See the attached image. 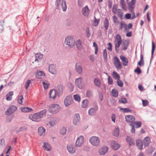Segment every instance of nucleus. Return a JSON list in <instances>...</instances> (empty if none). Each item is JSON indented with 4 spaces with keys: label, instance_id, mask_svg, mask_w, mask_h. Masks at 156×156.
Here are the masks:
<instances>
[{
    "label": "nucleus",
    "instance_id": "1",
    "mask_svg": "<svg viewBox=\"0 0 156 156\" xmlns=\"http://www.w3.org/2000/svg\"><path fill=\"white\" fill-rule=\"evenodd\" d=\"M47 112V110L44 109L38 112L35 113L33 115H30L29 118L34 121L39 122L41 120L42 118L45 116Z\"/></svg>",
    "mask_w": 156,
    "mask_h": 156
},
{
    "label": "nucleus",
    "instance_id": "2",
    "mask_svg": "<svg viewBox=\"0 0 156 156\" xmlns=\"http://www.w3.org/2000/svg\"><path fill=\"white\" fill-rule=\"evenodd\" d=\"M61 109L59 105L57 104L52 105L48 108L49 112L52 114H55L58 112Z\"/></svg>",
    "mask_w": 156,
    "mask_h": 156
},
{
    "label": "nucleus",
    "instance_id": "3",
    "mask_svg": "<svg viewBox=\"0 0 156 156\" xmlns=\"http://www.w3.org/2000/svg\"><path fill=\"white\" fill-rule=\"evenodd\" d=\"M122 42V39L121 36L117 34L116 35L115 41V47L116 52H118L119 50L117 48H119Z\"/></svg>",
    "mask_w": 156,
    "mask_h": 156
},
{
    "label": "nucleus",
    "instance_id": "4",
    "mask_svg": "<svg viewBox=\"0 0 156 156\" xmlns=\"http://www.w3.org/2000/svg\"><path fill=\"white\" fill-rule=\"evenodd\" d=\"M65 43L68 45L71 48H73L75 44V41L72 37H68L65 38Z\"/></svg>",
    "mask_w": 156,
    "mask_h": 156
},
{
    "label": "nucleus",
    "instance_id": "5",
    "mask_svg": "<svg viewBox=\"0 0 156 156\" xmlns=\"http://www.w3.org/2000/svg\"><path fill=\"white\" fill-rule=\"evenodd\" d=\"M89 141L93 146H98L99 144L100 140L98 137L94 136L90 139Z\"/></svg>",
    "mask_w": 156,
    "mask_h": 156
},
{
    "label": "nucleus",
    "instance_id": "6",
    "mask_svg": "<svg viewBox=\"0 0 156 156\" xmlns=\"http://www.w3.org/2000/svg\"><path fill=\"white\" fill-rule=\"evenodd\" d=\"M17 109V107L16 106L14 105L10 106L9 108L5 112V115H12Z\"/></svg>",
    "mask_w": 156,
    "mask_h": 156
},
{
    "label": "nucleus",
    "instance_id": "7",
    "mask_svg": "<svg viewBox=\"0 0 156 156\" xmlns=\"http://www.w3.org/2000/svg\"><path fill=\"white\" fill-rule=\"evenodd\" d=\"M73 98L72 96L68 95L66 97L64 100V104L66 107H68L72 103Z\"/></svg>",
    "mask_w": 156,
    "mask_h": 156
},
{
    "label": "nucleus",
    "instance_id": "8",
    "mask_svg": "<svg viewBox=\"0 0 156 156\" xmlns=\"http://www.w3.org/2000/svg\"><path fill=\"white\" fill-rule=\"evenodd\" d=\"M84 142V137L83 136H80L77 139L75 146L77 147H79L81 146Z\"/></svg>",
    "mask_w": 156,
    "mask_h": 156
},
{
    "label": "nucleus",
    "instance_id": "9",
    "mask_svg": "<svg viewBox=\"0 0 156 156\" xmlns=\"http://www.w3.org/2000/svg\"><path fill=\"white\" fill-rule=\"evenodd\" d=\"M129 40H124L122 42L121 49L122 50H127L129 46Z\"/></svg>",
    "mask_w": 156,
    "mask_h": 156
},
{
    "label": "nucleus",
    "instance_id": "10",
    "mask_svg": "<svg viewBox=\"0 0 156 156\" xmlns=\"http://www.w3.org/2000/svg\"><path fill=\"white\" fill-rule=\"evenodd\" d=\"M56 93H57V95L58 97L61 96L63 92V87L62 85L61 84L58 85L56 87V89H55Z\"/></svg>",
    "mask_w": 156,
    "mask_h": 156
},
{
    "label": "nucleus",
    "instance_id": "11",
    "mask_svg": "<svg viewBox=\"0 0 156 156\" xmlns=\"http://www.w3.org/2000/svg\"><path fill=\"white\" fill-rule=\"evenodd\" d=\"M90 10L87 5L83 8L82 12L83 15L85 17H88L90 14Z\"/></svg>",
    "mask_w": 156,
    "mask_h": 156
},
{
    "label": "nucleus",
    "instance_id": "12",
    "mask_svg": "<svg viewBox=\"0 0 156 156\" xmlns=\"http://www.w3.org/2000/svg\"><path fill=\"white\" fill-rule=\"evenodd\" d=\"M98 110V105H95L94 108H90L89 109L88 111V114L89 115H90L93 116L95 114L96 112Z\"/></svg>",
    "mask_w": 156,
    "mask_h": 156
},
{
    "label": "nucleus",
    "instance_id": "13",
    "mask_svg": "<svg viewBox=\"0 0 156 156\" xmlns=\"http://www.w3.org/2000/svg\"><path fill=\"white\" fill-rule=\"evenodd\" d=\"M49 71L53 74H55L57 72L56 69L55 65L54 64H50L48 67Z\"/></svg>",
    "mask_w": 156,
    "mask_h": 156
},
{
    "label": "nucleus",
    "instance_id": "14",
    "mask_svg": "<svg viewBox=\"0 0 156 156\" xmlns=\"http://www.w3.org/2000/svg\"><path fill=\"white\" fill-rule=\"evenodd\" d=\"M80 115L79 114H76L75 116L74 117L73 123L75 125H77L80 123Z\"/></svg>",
    "mask_w": 156,
    "mask_h": 156
},
{
    "label": "nucleus",
    "instance_id": "15",
    "mask_svg": "<svg viewBox=\"0 0 156 156\" xmlns=\"http://www.w3.org/2000/svg\"><path fill=\"white\" fill-rule=\"evenodd\" d=\"M120 58L121 60L122 64L124 66L128 65V60L127 58L123 55H121L120 56Z\"/></svg>",
    "mask_w": 156,
    "mask_h": 156
},
{
    "label": "nucleus",
    "instance_id": "16",
    "mask_svg": "<svg viewBox=\"0 0 156 156\" xmlns=\"http://www.w3.org/2000/svg\"><path fill=\"white\" fill-rule=\"evenodd\" d=\"M108 150V147L106 146H104L99 150V153L100 154L103 155L107 152Z\"/></svg>",
    "mask_w": 156,
    "mask_h": 156
},
{
    "label": "nucleus",
    "instance_id": "17",
    "mask_svg": "<svg viewBox=\"0 0 156 156\" xmlns=\"http://www.w3.org/2000/svg\"><path fill=\"white\" fill-rule=\"evenodd\" d=\"M67 148L68 151L70 153H74L76 151V148L71 144H68Z\"/></svg>",
    "mask_w": 156,
    "mask_h": 156
},
{
    "label": "nucleus",
    "instance_id": "18",
    "mask_svg": "<svg viewBox=\"0 0 156 156\" xmlns=\"http://www.w3.org/2000/svg\"><path fill=\"white\" fill-rule=\"evenodd\" d=\"M126 121L128 122H134L135 120V117L132 115H127L125 116Z\"/></svg>",
    "mask_w": 156,
    "mask_h": 156
},
{
    "label": "nucleus",
    "instance_id": "19",
    "mask_svg": "<svg viewBox=\"0 0 156 156\" xmlns=\"http://www.w3.org/2000/svg\"><path fill=\"white\" fill-rule=\"evenodd\" d=\"M83 79L82 77H80L75 80V83L77 87L80 88L82 87L81 84Z\"/></svg>",
    "mask_w": 156,
    "mask_h": 156
},
{
    "label": "nucleus",
    "instance_id": "20",
    "mask_svg": "<svg viewBox=\"0 0 156 156\" xmlns=\"http://www.w3.org/2000/svg\"><path fill=\"white\" fill-rule=\"evenodd\" d=\"M57 94V93L55 89H53L49 93V97L50 98L54 99L55 98Z\"/></svg>",
    "mask_w": 156,
    "mask_h": 156
},
{
    "label": "nucleus",
    "instance_id": "21",
    "mask_svg": "<svg viewBox=\"0 0 156 156\" xmlns=\"http://www.w3.org/2000/svg\"><path fill=\"white\" fill-rule=\"evenodd\" d=\"M111 146L113 149L115 150H117L120 147L119 144L117 142L114 140L112 141Z\"/></svg>",
    "mask_w": 156,
    "mask_h": 156
},
{
    "label": "nucleus",
    "instance_id": "22",
    "mask_svg": "<svg viewBox=\"0 0 156 156\" xmlns=\"http://www.w3.org/2000/svg\"><path fill=\"white\" fill-rule=\"evenodd\" d=\"M151 139L149 137L147 136L145 138L144 140V144L145 147L149 146L150 144Z\"/></svg>",
    "mask_w": 156,
    "mask_h": 156
},
{
    "label": "nucleus",
    "instance_id": "23",
    "mask_svg": "<svg viewBox=\"0 0 156 156\" xmlns=\"http://www.w3.org/2000/svg\"><path fill=\"white\" fill-rule=\"evenodd\" d=\"M155 46L154 44V43L153 41L152 42V50H151V58L150 61V66L152 61L153 58V55L154 53V51L155 50Z\"/></svg>",
    "mask_w": 156,
    "mask_h": 156
},
{
    "label": "nucleus",
    "instance_id": "24",
    "mask_svg": "<svg viewBox=\"0 0 156 156\" xmlns=\"http://www.w3.org/2000/svg\"><path fill=\"white\" fill-rule=\"evenodd\" d=\"M39 135L40 136H44L45 134V129L43 126L39 127L38 129Z\"/></svg>",
    "mask_w": 156,
    "mask_h": 156
},
{
    "label": "nucleus",
    "instance_id": "25",
    "mask_svg": "<svg viewBox=\"0 0 156 156\" xmlns=\"http://www.w3.org/2000/svg\"><path fill=\"white\" fill-rule=\"evenodd\" d=\"M35 61H37L40 62L41 61L43 58V55L42 54H35Z\"/></svg>",
    "mask_w": 156,
    "mask_h": 156
},
{
    "label": "nucleus",
    "instance_id": "26",
    "mask_svg": "<svg viewBox=\"0 0 156 156\" xmlns=\"http://www.w3.org/2000/svg\"><path fill=\"white\" fill-rule=\"evenodd\" d=\"M136 145L139 149H143V144L141 140L139 139L136 140Z\"/></svg>",
    "mask_w": 156,
    "mask_h": 156
},
{
    "label": "nucleus",
    "instance_id": "27",
    "mask_svg": "<svg viewBox=\"0 0 156 156\" xmlns=\"http://www.w3.org/2000/svg\"><path fill=\"white\" fill-rule=\"evenodd\" d=\"M27 126H24L21 127L19 129H17L16 131V133H18L21 131L25 132L27 130Z\"/></svg>",
    "mask_w": 156,
    "mask_h": 156
},
{
    "label": "nucleus",
    "instance_id": "28",
    "mask_svg": "<svg viewBox=\"0 0 156 156\" xmlns=\"http://www.w3.org/2000/svg\"><path fill=\"white\" fill-rule=\"evenodd\" d=\"M77 63H76L75 65V70L79 74H81L82 72V68L81 66L77 65Z\"/></svg>",
    "mask_w": 156,
    "mask_h": 156
},
{
    "label": "nucleus",
    "instance_id": "29",
    "mask_svg": "<svg viewBox=\"0 0 156 156\" xmlns=\"http://www.w3.org/2000/svg\"><path fill=\"white\" fill-rule=\"evenodd\" d=\"M13 94V91H10L6 95V100L8 101H11L12 100V96Z\"/></svg>",
    "mask_w": 156,
    "mask_h": 156
},
{
    "label": "nucleus",
    "instance_id": "30",
    "mask_svg": "<svg viewBox=\"0 0 156 156\" xmlns=\"http://www.w3.org/2000/svg\"><path fill=\"white\" fill-rule=\"evenodd\" d=\"M75 44L76 48L80 50L82 49V42L81 40L79 39L76 41Z\"/></svg>",
    "mask_w": 156,
    "mask_h": 156
},
{
    "label": "nucleus",
    "instance_id": "31",
    "mask_svg": "<svg viewBox=\"0 0 156 156\" xmlns=\"http://www.w3.org/2000/svg\"><path fill=\"white\" fill-rule=\"evenodd\" d=\"M94 83L95 85L98 87H100L101 86V81L98 78H95L94 79Z\"/></svg>",
    "mask_w": 156,
    "mask_h": 156
},
{
    "label": "nucleus",
    "instance_id": "32",
    "mask_svg": "<svg viewBox=\"0 0 156 156\" xmlns=\"http://www.w3.org/2000/svg\"><path fill=\"white\" fill-rule=\"evenodd\" d=\"M131 123L135 126L136 128L140 127L142 125L140 121H135Z\"/></svg>",
    "mask_w": 156,
    "mask_h": 156
},
{
    "label": "nucleus",
    "instance_id": "33",
    "mask_svg": "<svg viewBox=\"0 0 156 156\" xmlns=\"http://www.w3.org/2000/svg\"><path fill=\"white\" fill-rule=\"evenodd\" d=\"M88 101L87 99L83 100L82 102L81 107L82 108H85L88 105Z\"/></svg>",
    "mask_w": 156,
    "mask_h": 156
},
{
    "label": "nucleus",
    "instance_id": "34",
    "mask_svg": "<svg viewBox=\"0 0 156 156\" xmlns=\"http://www.w3.org/2000/svg\"><path fill=\"white\" fill-rule=\"evenodd\" d=\"M104 24L105 30H107L109 25L108 20L107 18H105L104 21Z\"/></svg>",
    "mask_w": 156,
    "mask_h": 156
},
{
    "label": "nucleus",
    "instance_id": "35",
    "mask_svg": "<svg viewBox=\"0 0 156 156\" xmlns=\"http://www.w3.org/2000/svg\"><path fill=\"white\" fill-rule=\"evenodd\" d=\"M62 8L63 11H66L67 9V6L66 2L65 0H62L61 4Z\"/></svg>",
    "mask_w": 156,
    "mask_h": 156
},
{
    "label": "nucleus",
    "instance_id": "36",
    "mask_svg": "<svg viewBox=\"0 0 156 156\" xmlns=\"http://www.w3.org/2000/svg\"><path fill=\"white\" fill-rule=\"evenodd\" d=\"M126 140L129 144V146H131L133 145L134 143L133 141V139L131 137L127 136L126 138Z\"/></svg>",
    "mask_w": 156,
    "mask_h": 156
},
{
    "label": "nucleus",
    "instance_id": "37",
    "mask_svg": "<svg viewBox=\"0 0 156 156\" xmlns=\"http://www.w3.org/2000/svg\"><path fill=\"white\" fill-rule=\"evenodd\" d=\"M119 130L118 127L115 128L113 131V135L117 137L119 136Z\"/></svg>",
    "mask_w": 156,
    "mask_h": 156
},
{
    "label": "nucleus",
    "instance_id": "38",
    "mask_svg": "<svg viewBox=\"0 0 156 156\" xmlns=\"http://www.w3.org/2000/svg\"><path fill=\"white\" fill-rule=\"evenodd\" d=\"M112 75L113 77L115 79H117L118 80H119L120 76L119 74L116 72L115 71L113 72L112 73Z\"/></svg>",
    "mask_w": 156,
    "mask_h": 156
},
{
    "label": "nucleus",
    "instance_id": "39",
    "mask_svg": "<svg viewBox=\"0 0 156 156\" xmlns=\"http://www.w3.org/2000/svg\"><path fill=\"white\" fill-rule=\"evenodd\" d=\"M32 110L31 108L28 107H23L21 108L22 111L24 112H29Z\"/></svg>",
    "mask_w": 156,
    "mask_h": 156
},
{
    "label": "nucleus",
    "instance_id": "40",
    "mask_svg": "<svg viewBox=\"0 0 156 156\" xmlns=\"http://www.w3.org/2000/svg\"><path fill=\"white\" fill-rule=\"evenodd\" d=\"M120 111H122L123 113L130 112H132V110L128 108H120Z\"/></svg>",
    "mask_w": 156,
    "mask_h": 156
},
{
    "label": "nucleus",
    "instance_id": "41",
    "mask_svg": "<svg viewBox=\"0 0 156 156\" xmlns=\"http://www.w3.org/2000/svg\"><path fill=\"white\" fill-rule=\"evenodd\" d=\"M112 93L114 97H117L118 96V92L117 89L115 88L113 89L112 90Z\"/></svg>",
    "mask_w": 156,
    "mask_h": 156
},
{
    "label": "nucleus",
    "instance_id": "42",
    "mask_svg": "<svg viewBox=\"0 0 156 156\" xmlns=\"http://www.w3.org/2000/svg\"><path fill=\"white\" fill-rule=\"evenodd\" d=\"M103 57L105 61L107 60V53L106 49H105L103 50Z\"/></svg>",
    "mask_w": 156,
    "mask_h": 156
},
{
    "label": "nucleus",
    "instance_id": "43",
    "mask_svg": "<svg viewBox=\"0 0 156 156\" xmlns=\"http://www.w3.org/2000/svg\"><path fill=\"white\" fill-rule=\"evenodd\" d=\"M119 102L120 103L125 104L127 102V99L125 98H122L121 99L119 100Z\"/></svg>",
    "mask_w": 156,
    "mask_h": 156
},
{
    "label": "nucleus",
    "instance_id": "44",
    "mask_svg": "<svg viewBox=\"0 0 156 156\" xmlns=\"http://www.w3.org/2000/svg\"><path fill=\"white\" fill-rule=\"evenodd\" d=\"M115 68L117 69H120L122 68V65L121 62L114 64Z\"/></svg>",
    "mask_w": 156,
    "mask_h": 156
},
{
    "label": "nucleus",
    "instance_id": "45",
    "mask_svg": "<svg viewBox=\"0 0 156 156\" xmlns=\"http://www.w3.org/2000/svg\"><path fill=\"white\" fill-rule=\"evenodd\" d=\"M94 20L93 23V25L95 27L97 26L100 21V19H97L94 16Z\"/></svg>",
    "mask_w": 156,
    "mask_h": 156
},
{
    "label": "nucleus",
    "instance_id": "46",
    "mask_svg": "<svg viewBox=\"0 0 156 156\" xmlns=\"http://www.w3.org/2000/svg\"><path fill=\"white\" fill-rule=\"evenodd\" d=\"M74 100L78 102H80V96L78 94H75L73 96Z\"/></svg>",
    "mask_w": 156,
    "mask_h": 156
},
{
    "label": "nucleus",
    "instance_id": "47",
    "mask_svg": "<svg viewBox=\"0 0 156 156\" xmlns=\"http://www.w3.org/2000/svg\"><path fill=\"white\" fill-rule=\"evenodd\" d=\"M118 16L121 19H122L123 14L121 12V10L120 9H118Z\"/></svg>",
    "mask_w": 156,
    "mask_h": 156
},
{
    "label": "nucleus",
    "instance_id": "48",
    "mask_svg": "<svg viewBox=\"0 0 156 156\" xmlns=\"http://www.w3.org/2000/svg\"><path fill=\"white\" fill-rule=\"evenodd\" d=\"M43 147L46 150L49 151L50 150V148L49 145L48 144H46L45 142L44 143V145Z\"/></svg>",
    "mask_w": 156,
    "mask_h": 156
},
{
    "label": "nucleus",
    "instance_id": "49",
    "mask_svg": "<svg viewBox=\"0 0 156 156\" xmlns=\"http://www.w3.org/2000/svg\"><path fill=\"white\" fill-rule=\"evenodd\" d=\"M120 25L125 28V30H127V25L123 21H121L120 22Z\"/></svg>",
    "mask_w": 156,
    "mask_h": 156
},
{
    "label": "nucleus",
    "instance_id": "50",
    "mask_svg": "<svg viewBox=\"0 0 156 156\" xmlns=\"http://www.w3.org/2000/svg\"><path fill=\"white\" fill-rule=\"evenodd\" d=\"M66 127H62L60 130V133L61 134H64L66 133Z\"/></svg>",
    "mask_w": 156,
    "mask_h": 156
},
{
    "label": "nucleus",
    "instance_id": "51",
    "mask_svg": "<svg viewBox=\"0 0 156 156\" xmlns=\"http://www.w3.org/2000/svg\"><path fill=\"white\" fill-rule=\"evenodd\" d=\"M31 83V81L29 80H28L25 83V86L26 89H28Z\"/></svg>",
    "mask_w": 156,
    "mask_h": 156
},
{
    "label": "nucleus",
    "instance_id": "52",
    "mask_svg": "<svg viewBox=\"0 0 156 156\" xmlns=\"http://www.w3.org/2000/svg\"><path fill=\"white\" fill-rule=\"evenodd\" d=\"M86 95L88 98L91 97L92 95V91L90 90H87L86 92Z\"/></svg>",
    "mask_w": 156,
    "mask_h": 156
},
{
    "label": "nucleus",
    "instance_id": "53",
    "mask_svg": "<svg viewBox=\"0 0 156 156\" xmlns=\"http://www.w3.org/2000/svg\"><path fill=\"white\" fill-rule=\"evenodd\" d=\"M117 5L116 4H114L112 7V12L114 13H116L115 11L117 10Z\"/></svg>",
    "mask_w": 156,
    "mask_h": 156
},
{
    "label": "nucleus",
    "instance_id": "54",
    "mask_svg": "<svg viewBox=\"0 0 156 156\" xmlns=\"http://www.w3.org/2000/svg\"><path fill=\"white\" fill-rule=\"evenodd\" d=\"M134 72L136 73L137 74H139L141 73V71L139 67H137V68L135 69Z\"/></svg>",
    "mask_w": 156,
    "mask_h": 156
},
{
    "label": "nucleus",
    "instance_id": "55",
    "mask_svg": "<svg viewBox=\"0 0 156 156\" xmlns=\"http://www.w3.org/2000/svg\"><path fill=\"white\" fill-rule=\"evenodd\" d=\"M37 74L38 76H44L45 74L43 71H38L37 72Z\"/></svg>",
    "mask_w": 156,
    "mask_h": 156
},
{
    "label": "nucleus",
    "instance_id": "56",
    "mask_svg": "<svg viewBox=\"0 0 156 156\" xmlns=\"http://www.w3.org/2000/svg\"><path fill=\"white\" fill-rule=\"evenodd\" d=\"M117 83L118 85L120 87H122L123 85V83L121 81L118 80L117 81Z\"/></svg>",
    "mask_w": 156,
    "mask_h": 156
},
{
    "label": "nucleus",
    "instance_id": "57",
    "mask_svg": "<svg viewBox=\"0 0 156 156\" xmlns=\"http://www.w3.org/2000/svg\"><path fill=\"white\" fill-rule=\"evenodd\" d=\"M114 64L120 62L119 58L117 56H115L114 58Z\"/></svg>",
    "mask_w": 156,
    "mask_h": 156
},
{
    "label": "nucleus",
    "instance_id": "58",
    "mask_svg": "<svg viewBox=\"0 0 156 156\" xmlns=\"http://www.w3.org/2000/svg\"><path fill=\"white\" fill-rule=\"evenodd\" d=\"M130 126L131 127V132L132 133H134L135 132V130L134 129V126L133 125V124L130 123L129 124Z\"/></svg>",
    "mask_w": 156,
    "mask_h": 156
},
{
    "label": "nucleus",
    "instance_id": "59",
    "mask_svg": "<svg viewBox=\"0 0 156 156\" xmlns=\"http://www.w3.org/2000/svg\"><path fill=\"white\" fill-rule=\"evenodd\" d=\"M108 83L110 85H112L113 83V81L112 77L110 76H108Z\"/></svg>",
    "mask_w": 156,
    "mask_h": 156
},
{
    "label": "nucleus",
    "instance_id": "60",
    "mask_svg": "<svg viewBox=\"0 0 156 156\" xmlns=\"http://www.w3.org/2000/svg\"><path fill=\"white\" fill-rule=\"evenodd\" d=\"M142 105H143V106H146L147 105H148V101L147 100H142Z\"/></svg>",
    "mask_w": 156,
    "mask_h": 156
},
{
    "label": "nucleus",
    "instance_id": "61",
    "mask_svg": "<svg viewBox=\"0 0 156 156\" xmlns=\"http://www.w3.org/2000/svg\"><path fill=\"white\" fill-rule=\"evenodd\" d=\"M43 83L44 89H47L48 88L49 85V83H46L44 82H43Z\"/></svg>",
    "mask_w": 156,
    "mask_h": 156
},
{
    "label": "nucleus",
    "instance_id": "62",
    "mask_svg": "<svg viewBox=\"0 0 156 156\" xmlns=\"http://www.w3.org/2000/svg\"><path fill=\"white\" fill-rule=\"evenodd\" d=\"M86 33L87 35V38H89L90 35V33L89 30V28H87L86 31Z\"/></svg>",
    "mask_w": 156,
    "mask_h": 156
},
{
    "label": "nucleus",
    "instance_id": "63",
    "mask_svg": "<svg viewBox=\"0 0 156 156\" xmlns=\"http://www.w3.org/2000/svg\"><path fill=\"white\" fill-rule=\"evenodd\" d=\"M112 0H108V7L109 9H111L112 7Z\"/></svg>",
    "mask_w": 156,
    "mask_h": 156
},
{
    "label": "nucleus",
    "instance_id": "64",
    "mask_svg": "<svg viewBox=\"0 0 156 156\" xmlns=\"http://www.w3.org/2000/svg\"><path fill=\"white\" fill-rule=\"evenodd\" d=\"M108 47L107 48V49L108 50H109V51H112V44H111V43L109 42V43H108Z\"/></svg>",
    "mask_w": 156,
    "mask_h": 156
}]
</instances>
